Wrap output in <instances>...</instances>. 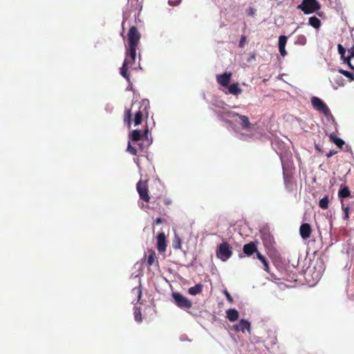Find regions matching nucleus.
I'll list each match as a JSON object with an SVG mask.
<instances>
[{
    "label": "nucleus",
    "instance_id": "1",
    "mask_svg": "<svg viewBox=\"0 0 354 354\" xmlns=\"http://www.w3.org/2000/svg\"><path fill=\"white\" fill-rule=\"evenodd\" d=\"M136 48L127 47L125 52V58L122 67L120 68V75L124 77L128 82L130 81L129 75L127 72L129 68H133L135 64L136 57Z\"/></svg>",
    "mask_w": 354,
    "mask_h": 354
},
{
    "label": "nucleus",
    "instance_id": "2",
    "mask_svg": "<svg viewBox=\"0 0 354 354\" xmlns=\"http://www.w3.org/2000/svg\"><path fill=\"white\" fill-rule=\"evenodd\" d=\"M149 102L147 100H143L140 102L138 110L135 113L133 122L135 126L141 124L144 116L146 118L149 115Z\"/></svg>",
    "mask_w": 354,
    "mask_h": 354
},
{
    "label": "nucleus",
    "instance_id": "3",
    "mask_svg": "<svg viewBox=\"0 0 354 354\" xmlns=\"http://www.w3.org/2000/svg\"><path fill=\"white\" fill-rule=\"evenodd\" d=\"M297 9L302 10L306 15H309L319 10L320 5L317 0H303Z\"/></svg>",
    "mask_w": 354,
    "mask_h": 354
},
{
    "label": "nucleus",
    "instance_id": "4",
    "mask_svg": "<svg viewBox=\"0 0 354 354\" xmlns=\"http://www.w3.org/2000/svg\"><path fill=\"white\" fill-rule=\"evenodd\" d=\"M128 46L129 48H136L138 46L141 35L138 31V28L133 26L130 27L128 34Z\"/></svg>",
    "mask_w": 354,
    "mask_h": 354
},
{
    "label": "nucleus",
    "instance_id": "5",
    "mask_svg": "<svg viewBox=\"0 0 354 354\" xmlns=\"http://www.w3.org/2000/svg\"><path fill=\"white\" fill-rule=\"evenodd\" d=\"M232 255V251L230 244L227 242L221 243L216 251V256L223 261H227Z\"/></svg>",
    "mask_w": 354,
    "mask_h": 354
},
{
    "label": "nucleus",
    "instance_id": "6",
    "mask_svg": "<svg viewBox=\"0 0 354 354\" xmlns=\"http://www.w3.org/2000/svg\"><path fill=\"white\" fill-rule=\"evenodd\" d=\"M147 183L148 180H140L136 185V189L139 194L140 198L146 203L150 201Z\"/></svg>",
    "mask_w": 354,
    "mask_h": 354
},
{
    "label": "nucleus",
    "instance_id": "7",
    "mask_svg": "<svg viewBox=\"0 0 354 354\" xmlns=\"http://www.w3.org/2000/svg\"><path fill=\"white\" fill-rule=\"evenodd\" d=\"M172 297L176 305L182 309H189L192 306V301L179 292H173Z\"/></svg>",
    "mask_w": 354,
    "mask_h": 354
},
{
    "label": "nucleus",
    "instance_id": "8",
    "mask_svg": "<svg viewBox=\"0 0 354 354\" xmlns=\"http://www.w3.org/2000/svg\"><path fill=\"white\" fill-rule=\"evenodd\" d=\"M311 103L315 110L324 113L326 116L330 114L329 108L320 98L313 97L311 98Z\"/></svg>",
    "mask_w": 354,
    "mask_h": 354
},
{
    "label": "nucleus",
    "instance_id": "9",
    "mask_svg": "<svg viewBox=\"0 0 354 354\" xmlns=\"http://www.w3.org/2000/svg\"><path fill=\"white\" fill-rule=\"evenodd\" d=\"M157 250L159 252H165L167 248L166 236L164 232H160L157 236Z\"/></svg>",
    "mask_w": 354,
    "mask_h": 354
},
{
    "label": "nucleus",
    "instance_id": "10",
    "mask_svg": "<svg viewBox=\"0 0 354 354\" xmlns=\"http://www.w3.org/2000/svg\"><path fill=\"white\" fill-rule=\"evenodd\" d=\"M233 327L236 332L241 331L242 333H245V330H247L250 333L251 324L248 321L243 319Z\"/></svg>",
    "mask_w": 354,
    "mask_h": 354
},
{
    "label": "nucleus",
    "instance_id": "11",
    "mask_svg": "<svg viewBox=\"0 0 354 354\" xmlns=\"http://www.w3.org/2000/svg\"><path fill=\"white\" fill-rule=\"evenodd\" d=\"M312 233V228L310 224L302 223L299 227V234L303 239L310 238Z\"/></svg>",
    "mask_w": 354,
    "mask_h": 354
},
{
    "label": "nucleus",
    "instance_id": "12",
    "mask_svg": "<svg viewBox=\"0 0 354 354\" xmlns=\"http://www.w3.org/2000/svg\"><path fill=\"white\" fill-rule=\"evenodd\" d=\"M232 73H225L222 75H218L216 76V80L218 84L223 86H228L231 80Z\"/></svg>",
    "mask_w": 354,
    "mask_h": 354
},
{
    "label": "nucleus",
    "instance_id": "13",
    "mask_svg": "<svg viewBox=\"0 0 354 354\" xmlns=\"http://www.w3.org/2000/svg\"><path fill=\"white\" fill-rule=\"evenodd\" d=\"M243 250V252L247 256H251L254 252H256V253L259 252L257 251V248L256 244L254 243H253V242H250L249 243H247V244L244 245Z\"/></svg>",
    "mask_w": 354,
    "mask_h": 354
},
{
    "label": "nucleus",
    "instance_id": "14",
    "mask_svg": "<svg viewBox=\"0 0 354 354\" xmlns=\"http://www.w3.org/2000/svg\"><path fill=\"white\" fill-rule=\"evenodd\" d=\"M226 317L229 321L233 322L239 319V313L235 308H230L226 311Z\"/></svg>",
    "mask_w": 354,
    "mask_h": 354
},
{
    "label": "nucleus",
    "instance_id": "15",
    "mask_svg": "<svg viewBox=\"0 0 354 354\" xmlns=\"http://www.w3.org/2000/svg\"><path fill=\"white\" fill-rule=\"evenodd\" d=\"M229 93L238 95L242 93V89L239 87V83H234L228 86Z\"/></svg>",
    "mask_w": 354,
    "mask_h": 354
},
{
    "label": "nucleus",
    "instance_id": "16",
    "mask_svg": "<svg viewBox=\"0 0 354 354\" xmlns=\"http://www.w3.org/2000/svg\"><path fill=\"white\" fill-rule=\"evenodd\" d=\"M238 116L240 119V123L243 129H248L250 127V122L249 119L245 115H239V113H233V116Z\"/></svg>",
    "mask_w": 354,
    "mask_h": 354
},
{
    "label": "nucleus",
    "instance_id": "17",
    "mask_svg": "<svg viewBox=\"0 0 354 354\" xmlns=\"http://www.w3.org/2000/svg\"><path fill=\"white\" fill-rule=\"evenodd\" d=\"M257 257L263 263L264 270L266 272L270 273V266H269V263H268V259L263 254H261L260 252H257Z\"/></svg>",
    "mask_w": 354,
    "mask_h": 354
},
{
    "label": "nucleus",
    "instance_id": "18",
    "mask_svg": "<svg viewBox=\"0 0 354 354\" xmlns=\"http://www.w3.org/2000/svg\"><path fill=\"white\" fill-rule=\"evenodd\" d=\"M329 139L340 149H342L343 146L345 145L344 141L342 139L337 138L333 133L329 135Z\"/></svg>",
    "mask_w": 354,
    "mask_h": 354
},
{
    "label": "nucleus",
    "instance_id": "19",
    "mask_svg": "<svg viewBox=\"0 0 354 354\" xmlns=\"http://www.w3.org/2000/svg\"><path fill=\"white\" fill-rule=\"evenodd\" d=\"M351 196V191L347 186H341L339 192L338 196L340 198H345Z\"/></svg>",
    "mask_w": 354,
    "mask_h": 354
},
{
    "label": "nucleus",
    "instance_id": "20",
    "mask_svg": "<svg viewBox=\"0 0 354 354\" xmlns=\"http://www.w3.org/2000/svg\"><path fill=\"white\" fill-rule=\"evenodd\" d=\"M203 285L198 283L188 289L189 294L192 295H196L203 291Z\"/></svg>",
    "mask_w": 354,
    "mask_h": 354
},
{
    "label": "nucleus",
    "instance_id": "21",
    "mask_svg": "<svg viewBox=\"0 0 354 354\" xmlns=\"http://www.w3.org/2000/svg\"><path fill=\"white\" fill-rule=\"evenodd\" d=\"M124 122L125 124L128 125L129 127H131V109L125 108L124 115Z\"/></svg>",
    "mask_w": 354,
    "mask_h": 354
},
{
    "label": "nucleus",
    "instance_id": "22",
    "mask_svg": "<svg viewBox=\"0 0 354 354\" xmlns=\"http://www.w3.org/2000/svg\"><path fill=\"white\" fill-rule=\"evenodd\" d=\"M309 24L315 29H318L321 26V21L316 17H311L308 19Z\"/></svg>",
    "mask_w": 354,
    "mask_h": 354
},
{
    "label": "nucleus",
    "instance_id": "23",
    "mask_svg": "<svg viewBox=\"0 0 354 354\" xmlns=\"http://www.w3.org/2000/svg\"><path fill=\"white\" fill-rule=\"evenodd\" d=\"M142 134L140 130H133L131 134V139L134 142H138L142 138Z\"/></svg>",
    "mask_w": 354,
    "mask_h": 354
},
{
    "label": "nucleus",
    "instance_id": "24",
    "mask_svg": "<svg viewBox=\"0 0 354 354\" xmlns=\"http://www.w3.org/2000/svg\"><path fill=\"white\" fill-rule=\"evenodd\" d=\"M350 55L345 59V62L348 64L350 68H353L352 61L354 59V46L348 49Z\"/></svg>",
    "mask_w": 354,
    "mask_h": 354
},
{
    "label": "nucleus",
    "instance_id": "25",
    "mask_svg": "<svg viewBox=\"0 0 354 354\" xmlns=\"http://www.w3.org/2000/svg\"><path fill=\"white\" fill-rule=\"evenodd\" d=\"M329 198L328 196L326 195L324 198L319 200V206L323 209H326L328 208Z\"/></svg>",
    "mask_w": 354,
    "mask_h": 354
},
{
    "label": "nucleus",
    "instance_id": "26",
    "mask_svg": "<svg viewBox=\"0 0 354 354\" xmlns=\"http://www.w3.org/2000/svg\"><path fill=\"white\" fill-rule=\"evenodd\" d=\"M149 256H148V258H147V265L148 266H151L153 264V263L155 262V260H156V253L153 250H150L149 252Z\"/></svg>",
    "mask_w": 354,
    "mask_h": 354
},
{
    "label": "nucleus",
    "instance_id": "27",
    "mask_svg": "<svg viewBox=\"0 0 354 354\" xmlns=\"http://www.w3.org/2000/svg\"><path fill=\"white\" fill-rule=\"evenodd\" d=\"M341 203H342V208L344 212V218L348 219L349 218V207L345 206L343 201H342Z\"/></svg>",
    "mask_w": 354,
    "mask_h": 354
},
{
    "label": "nucleus",
    "instance_id": "28",
    "mask_svg": "<svg viewBox=\"0 0 354 354\" xmlns=\"http://www.w3.org/2000/svg\"><path fill=\"white\" fill-rule=\"evenodd\" d=\"M287 43V37L284 35H281L279 37V48H285Z\"/></svg>",
    "mask_w": 354,
    "mask_h": 354
},
{
    "label": "nucleus",
    "instance_id": "29",
    "mask_svg": "<svg viewBox=\"0 0 354 354\" xmlns=\"http://www.w3.org/2000/svg\"><path fill=\"white\" fill-rule=\"evenodd\" d=\"M337 49L341 57L344 59V61L345 62V59H346V57H345L346 49L341 44L337 45Z\"/></svg>",
    "mask_w": 354,
    "mask_h": 354
},
{
    "label": "nucleus",
    "instance_id": "30",
    "mask_svg": "<svg viewBox=\"0 0 354 354\" xmlns=\"http://www.w3.org/2000/svg\"><path fill=\"white\" fill-rule=\"evenodd\" d=\"M339 73L343 74L345 77H348L350 79V80H354V74L349 72V71H345V70H343V69H340L339 70Z\"/></svg>",
    "mask_w": 354,
    "mask_h": 354
},
{
    "label": "nucleus",
    "instance_id": "31",
    "mask_svg": "<svg viewBox=\"0 0 354 354\" xmlns=\"http://www.w3.org/2000/svg\"><path fill=\"white\" fill-rule=\"evenodd\" d=\"M173 247L174 249H180L181 248V240L179 237H175L173 243Z\"/></svg>",
    "mask_w": 354,
    "mask_h": 354
},
{
    "label": "nucleus",
    "instance_id": "32",
    "mask_svg": "<svg viewBox=\"0 0 354 354\" xmlns=\"http://www.w3.org/2000/svg\"><path fill=\"white\" fill-rule=\"evenodd\" d=\"M132 291L137 295L138 301L141 298L142 296V288L141 286H139L138 287L134 288Z\"/></svg>",
    "mask_w": 354,
    "mask_h": 354
},
{
    "label": "nucleus",
    "instance_id": "33",
    "mask_svg": "<svg viewBox=\"0 0 354 354\" xmlns=\"http://www.w3.org/2000/svg\"><path fill=\"white\" fill-rule=\"evenodd\" d=\"M127 151L132 155H136L137 154V150L135 147H132L131 145V143L129 142L128 147H127Z\"/></svg>",
    "mask_w": 354,
    "mask_h": 354
},
{
    "label": "nucleus",
    "instance_id": "34",
    "mask_svg": "<svg viewBox=\"0 0 354 354\" xmlns=\"http://www.w3.org/2000/svg\"><path fill=\"white\" fill-rule=\"evenodd\" d=\"M223 294L225 295L227 300L230 303H231V304L233 303V301H234L233 298L227 290H223Z\"/></svg>",
    "mask_w": 354,
    "mask_h": 354
},
{
    "label": "nucleus",
    "instance_id": "35",
    "mask_svg": "<svg viewBox=\"0 0 354 354\" xmlns=\"http://www.w3.org/2000/svg\"><path fill=\"white\" fill-rule=\"evenodd\" d=\"M181 0H169L168 3L171 6H178L180 3Z\"/></svg>",
    "mask_w": 354,
    "mask_h": 354
},
{
    "label": "nucleus",
    "instance_id": "36",
    "mask_svg": "<svg viewBox=\"0 0 354 354\" xmlns=\"http://www.w3.org/2000/svg\"><path fill=\"white\" fill-rule=\"evenodd\" d=\"M245 41H246V37L242 36L239 41V47L243 48L245 45Z\"/></svg>",
    "mask_w": 354,
    "mask_h": 354
},
{
    "label": "nucleus",
    "instance_id": "37",
    "mask_svg": "<svg viewBox=\"0 0 354 354\" xmlns=\"http://www.w3.org/2000/svg\"><path fill=\"white\" fill-rule=\"evenodd\" d=\"M285 184H286V186L288 189H290V186H291V180L290 178H285Z\"/></svg>",
    "mask_w": 354,
    "mask_h": 354
},
{
    "label": "nucleus",
    "instance_id": "38",
    "mask_svg": "<svg viewBox=\"0 0 354 354\" xmlns=\"http://www.w3.org/2000/svg\"><path fill=\"white\" fill-rule=\"evenodd\" d=\"M322 277V273L320 272H315V277H314V280L317 281L318 280H319Z\"/></svg>",
    "mask_w": 354,
    "mask_h": 354
},
{
    "label": "nucleus",
    "instance_id": "39",
    "mask_svg": "<svg viewBox=\"0 0 354 354\" xmlns=\"http://www.w3.org/2000/svg\"><path fill=\"white\" fill-rule=\"evenodd\" d=\"M337 153L335 150H330L326 153V157L330 158Z\"/></svg>",
    "mask_w": 354,
    "mask_h": 354
},
{
    "label": "nucleus",
    "instance_id": "40",
    "mask_svg": "<svg viewBox=\"0 0 354 354\" xmlns=\"http://www.w3.org/2000/svg\"><path fill=\"white\" fill-rule=\"evenodd\" d=\"M279 52H280V54L284 57L287 55V52L285 49V48L282 47V48H279Z\"/></svg>",
    "mask_w": 354,
    "mask_h": 354
},
{
    "label": "nucleus",
    "instance_id": "41",
    "mask_svg": "<svg viewBox=\"0 0 354 354\" xmlns=\"http://www.w3.org/2000/svg\"><path fill=\"white\" fill-rule=\"evenodd\" d=\"M163 222V219L161 218H156L154 223L156 225H159Z\"/></svg>",
    "mask_w": 354,
    "mask_h": 354
},
{
    "label": "nucleus",
    "instance_id": "42",
    "mask_svg": "<svg viewBox=\"0 0 354 354\" xmlns=\"http://www.w3.org/2000/svg\"><path fill=\"white\" fill-rule=\"evenodd\" d=\"M255 13V10L253 8H250L248 11V15H253Z\"/></svg>",
    "mask_w": 354,
    "mask_h": 354
},
{
    "label": "nucleus",
    "instance_id": "43",
    "mask_svg": "<svg viewBox=\"0 0 354 354\" xmlns=\"http://www.w3.org/2000/svg\"><path fill=\"white\" fill-rule=\"evenodd\" d=\"M255 59V54L252 53V54H250V58L248 59V62H250L251 59Z\"/></svg>",
    "mask_w": 354,
    "mask_h": 354
},
{
    "label": "nucleus",
    "instance_id": "44",
    "mask_svg": "<svg viewBox=\"0 0 354 354\" xmlns=\"http://www.w3.org/2000/svg\"><path fill=\"white\" fill-rule=\"evenodd\" d=\"M345 151L351 152V147L349 145H346L345 147Z\"/></svg>",
    "mask_w": 354,
    "mask_h": 354
},
{
    "label": "nucleus",
    "instance_id": "45",
    "mask_svg": "<svg viewBox=\"0 0 354 354\" xmlns=\"http://www.w3.org/2000/svg\"><path fill=\"white\" fill-rule=\"evenodd\" d=\"M165 203L168 205H169L171 203V201H169V200H165Z\"/></svg>",
    "mask_w": 354,
    "mask_h": 354
},
{
    "label": "nucleus",
    "instance_id": "46",
    "mask_svg": "<svg viewBox=\"0 0 354 354\" xmlns=\"http://www.w3.org/2000/svg\"><path fill=\"white\" fill-rule=\"evenodd\" d=\"M140 317H141V316L140 315ZM136 317V319L137 321H140V320H141V317H140V318H139V316H138V315H136V317Z\"/></svg>",
    "mask_w": 354,
    "mask_h": 354
},
{
    "label": "nucleus",
    "instance_id": "47",
    "mask_svg": "<svg viewBox=\"0 0 354 354\" xmlns=\"http://www.w3.org/2000/svg\"><path fill=\"white\" fill-rule=\"evenodd\" d=\"M147 133H148V129H147L145 130V135L146 136L147 134Z\"/></svg>",
    "mask_w": 354,
    "mask_h": 354
},
{
    "label": "nucleus",
    "instance_id": "48",
    "mask_svg": "<svg viewBox=\"0 0 354 354\" xmlns=\"http://www.w3.org/2000/svg\"><path fill=\"white\" fill-rule=\"evenodd\" d=\"M138 145L140 146V148H141V149L142 150V145H141V144H140V143H138Z\"/></svg>",
    "mask_w": 354,
    "mask_h": 354
},
{
    "label": "nucleus",
    "instance_id": "49",
    "mask_svg": "<svg viewBox=\"0 0 354 354\" xmlns=\"http://www.w3.org/2000/svg\"><path fill=\"white\" fill-rule=\"evenodd\" d=\"M315 148H316L317 149H318V150H320V149H319V147H318L317 145H315Z\"/></svg>",
    "mask_w": 354,
    "mask_h": 354
},
{
    "label": "nucleus",
    "instance_id": "50",
    "mask_svg": "<svg viewBox=\"0 0 354 354\" xmlns=\"http://www.w3.org/2000/svg\"><path fill=\"white\" fill-rule=\"evenodd\" d=\"M302 39H303V40H304V42H305V41H306V38L303 36V37H302Z\"/></svg>",
    "mask_w": 354,
    "mask_h": 354
}]
</instances>
